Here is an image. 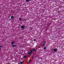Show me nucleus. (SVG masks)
<instances>
[{
	"label": "nucleus",
	"instance_id": "obj_1",
	"mask_svg": "<svg viewBox=\"0 0 64 64\" xmlns=\"http://www.w3.org/2000/svg\"><path fill=\"white\" fill-rule=\"evenodd\" d=\"M33 49L32 50H30V51H31L32 52V51H36V50H37L35 49V48H33Z\"/></svg>",
	"mask_w": 64,
	"mask_h": 64
},
{
	"label": "nucleus",
	"instance_id": "obj_2",
	"mask_svg": "<svg viewBox=\"0 0 64 64\" xmlns=\"http://www.w3.org/2000/svg\"><path fill=\"white\" fill-rule=\"evenodd\" d=\"M28 54H33V52H32L30 50V52L28 53Z\"/></svg>",
	"mask_w": 64,
	"mask_h": 64
},
{
	"label": "nucleus",
	"instance_id": "obj_3",
	"mask_svg": "<svg viewBox=\"0 0 64 64\" xmlns=\"http://www.w3.org/2000/svg\"><path fill=\"white\" fill-rule=\"evenodd\" d=\"M54 52H56L57 51V50L56 49H54Z\"/></svg>",
	"mask_w": 64,
	"mask_h": 64
},
{
	"label": "nucleus",
	"instance_id": "obj_4",
	"mask_svg": "<svg viewBox=\"0 0 64 64\" xmlns=\"http://www.w3.org/2000/svg\"><path fill=\"white\" fill-rule=\"evenodd\" d=\"M25 26H21V28L22 29H24V28H25Z\"/></svg>",
	"mask_w": 64,
	"mask_h": 64
},
{
	"label": "nucleus",
	"instance_id": "obj_5",
	"mask_svg": "<svg viewBox=\"0 0 64 64\" xmlns=\"http://www.w3.org/2000/svg\"><path fill=\"white\" fill-rule=\"evenodd\" d=\"M29 57V56H27V55L25 56H24V58H26V57Z\"/></svg>",
	"mask_w": 64,
	"mask_h": 64
},
{
	"label": "nucleus",
	"instance_id": "obj_6",
	"mask_svg": "<svg viewBox=\"0 0 64 64\" xmlns=\"http://www.w3.org/2000/svg\"><path fill=\"white\" fill-rule=\"evenodd\" d=\"M19 20H20V21H22V18L20 17V18H19Z\"/></svg>",
	"mask_w": 64,
	"mask_h": 64
},
{
	"label": "nucleus",
	"instance_id": "obj_7",
	"mask_svg": "<svg viewBox=\"0 0 64 64\" xmlns=\"http://www.w3.org/2000/svg\"><path fill=\"white\" fill-rule=\"evenodd\" d=\"M11 19H13L14 18V16H12L11 17Z\"/></svg>",
	"mask_w": 64,
	"mask_h": 64
},
{
	"label": "nucleus",
	"instance_id": "obj_8",
	"mask_svg": "<svg viewBox=\"0 0 64 64\" xmlns=\"http://www.w3.org/2000/svg\"><path fill=\"white\" fill-rule=\"evenodd\" d=\"M30 1V0H26V2H28V1Z\"/></svg>",
	"mask_w": 64,
	"mask_h": 64
},
{
	"label": "nucleus",
	"instance_id": "obj_9",
	"mask_svg": "<svg viewBox=\"0 0 64 64\" xmlns=\"http://www.w3.org/2000/svg\"><path fill=\"white\" fill-rule=\"evenodd\" d=\"M14 42H13V41H12V45H13V44H14Z\"/></svg>",
	"mask_w": 64,
	"mask_h": 64
},
{
	"label": "nucleus",
	"instance_id": "obj_10",
	"mask_svg": "<svg viewBox=\"0 0 64 64\" xmlns=\"http://www.w3.org/2000/svg\"><path fill=\"white\" fill-rule=\"evenodd\" d=\"M13 47H15L16 46V45H13Z\"/></svg>",
	"mask_w": 64,
	"mask_h": 64
},
{
	"label": "nucleus",
	"instance_id": "obj_11",
	"mask_svg": "<svg viewBox=\"0 0 64 64\" xmlns=\"http://www.w3.org/2000/svg\"><path fill=\"white\" fill-rule=\"evenodd\" d=\"M1 47H2V46H0V50L1 49Z\"/></svg>",
	"mask_w": 64,
	"mask_h": 64
},
{
	"label": "nucleus",
	"instance_id": "obj_12",
	"mask_svg": "<svg viewBox=\"0 0 64 64\" xmlns=\"http://www.w3.org/2000/svg\"><path fill=\"white\" fill-rule=\"evenodd\" d=\"M46 42H44V44H46Z\"/></svg>",
	"mask_w": 64,
	"mask_h": 64
},
{
	"label": "nucleus",
	"instance_id": "obj_13",
	"mask_svg": "<svg viewBox=\"0 0 64 64\" xmlns=\"http://www.w3.org/2000/svg\"><path fill=\"white\" fill-rule=\"evenodd\" d=\"M45 44H42V46L43 47V46H44V45H45Z\"/></svg>",
	"mask_w": 64,
	"mask_h": 64
},
{
	"label": "nucleus",
	"instance_id": "obj_14",
	"mask_svg": "<svg viewBox=\"0 0 64 64\" xmlns=\"http://www.w3.org/2000/svg\"><path fill=\"white\" fill-rule=\"evenodd\" d=\"M23 62H20V64H22V63Z\"/></svg>",
	"mask_w": 64,
	"mask_h": 64
},
{
	"label": "nucleus",
	"instance_id": "obj_15",
	"mask_svg": "<svg viewBox=\"0 0 64 64\" xmlns=\"http://www.w3.org/2000/svg\"><path fill=\"white\" fill-rule=\"evenodd\" d=\"M46 49V47H44V49Z\"/></svg>",
	"mask_w": 64,
	"mask_h": 64
},
{
	"label": "nucleus",
	"instance_id": "obj_16",
	"mask_svg": "<svg viewBox=\"0 0 64 64\" xmlns=\"http://www.w3.org/2000/svg\"><path fill=\"white\" fill-rule=\"evenodd\" d=\"M49 24H47V26H49Z\"/></svg>",
	"mask_w": 64,
	"mask_h": 64
},
{
	"label": "nucleus",
	"instance_id": "obj_17",
	"mask_svg": "<svg viewBox=\"0 0 64 64\" xmlns=\"http://www.w3.org/2000/svg\"><path fill=\"white\" fill-rule=\"evenodd\" d=\"M31 60H30V61H29V62H31Z\"/></svg>",
	"mask_w": 64,
	"mask_h": 64
},
{
	"label": "nucleus",
	"instance_id": "obj_18",
	"mask_svg": "<svg viewBox=\"0 0 64 64\" xmlns=\"http://www.w3.org/2000/svg\"><path fill=\"white\" fill-rule=\"evenodd\" d=\"M34 41H36V40H35V39H34Z\"/></svg>",
	"mask_w": 64,
	"mask_h": 64
},
{
	"label": "nucleus",
	"instance_id": "obj_19",
	"mask_svg": "<svg viewBox=\"0 0 64 64\" xmlns=\"http://www.w3.org/2000/svg\"><path fill=\"white\" fill-rule=\"evenodd\" d=\"M11 18H10L9 19V20H10H10H11Z\"/></svg>",
	"mask_w": 64,
	"mask_h": 64
},
{
	"label": "nucleus",
	"instance_id": "obj_20",
	"mask_svg": "<svg viewBox=\"0 0 64 64\" xmlns=\"http://www.w3.org/2000/svg\"><path fill=\"white\" fill-rule=\"evenodd\" d=\"M31 30H32V28H30Z\"/></svg>",
	"mask_w": 64,
	"mask_h": 64
},
{
	"label": "nucleus",
	"instance_id": "obj_21",
	"mask_svg": "<svg viewBox=\"0 0 64 64\" xmlns=\"http://www.w3.org/2000/svg\"><path fill=\"white\" fill-rule=\"evenodd\" d=\"M59 12H60V11H58V13H59Z\"/></svg>",
	"mask_w": 64,
	"mask_h": 64
},
{
	"label": "nucleus",
	"instance_id": "obj_22",
	"mask_svg": "<svg viewBox=\"0 0 64 64\" xmlns=\"http://www.w3.org/2000/svg\"><path fill=\"white\" fill-rule=\"evenodd\" d=\"M38 48H40V46H38Z\"/></svg>",
	"mask_w": 64,
	"mask_h": 64
},
{
	"label": "nucleus",
	"instance_id": "obj_23",
	"mask_svg": "<svg viewBox=\"0 0 64 64\" xmlns=\"http://www.w3.org/2000/svg\"><path fill=\"white\" fill-rule=\"evenodd\" d=\"M32 57H33V58H34V56H33Z\"/></svg>",
	"mask_w": 64,
	"mask_h": 64
},
{
	"label": "nucleus",
	"instance_id": "obj_24",
	"mask_svg": "<svg viewBox=\"0 0 64 64\" xmlns=\"http://www.w3.org/2000/svg\"><path fill=\"white\" fill-rule=\"evenodd\" d=\"M22 59H23V58H22Z\"/></svg>",
	"mask_w": 64,
	"mask_h": 64
},
{
	"label": "nucleus",
	"instance_id": "obj_25",
	"mask_svg": "<svg viewBox=\"0 0 64 64\" xmlns=\"http://www.w3.org/2000/svg\"><path fill=\"white\" fill-rule=\"evenodd\" d=\"M18 64H20V63H19Z\"/></svg>",
	"mask_w": 64,
	"mask_h": 64
},
{
	"label": "nucleus",
	"instance_id": "obj_26",
	"mask_svg": "<svg viewBox=\"0 0 64 64\" xmlns=\"http://www.w3.org/2000/svg\"><path fill=\"white\" fill-rule=\"evenodd\" d=\"M32 59H33V58H32Z\"/></svg>",
	"mask_w": 64,
	"mask_h": 64
}]
</instances>
